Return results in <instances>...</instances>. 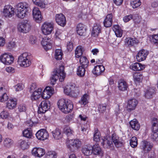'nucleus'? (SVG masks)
I'll return each instance as SVG.
<instances>
[{"instance_id": "obj_11", "label": "nucleus", "mask_w": 158, "mask_h": 158, "mask_svg": "<svg viewBox=\"0 0 158 158\" xmlns=\"http://www.w3.org/2000/svg\"><path fill=\"white\" fill-rule=\"evenodd\" d=\"M50 104L48 101H42L39 106L38 110L39 113H44L50 108Z\"/></svg>"}, {"instance_id": "obj_5", "label": "nucleus", "mask_w": 158, "mask_h": 158, "mask_svg": "<svg viewBox=\"0 0 158 158\" xmlns=\"http://www.w3.org/2000/svg\"><path fill=\"white\" fill-rule=\"evenodd\" d=\"M64 91L66 94L74 98H77L79 93L78 88L75 85L71 84L66 85L64 88Z\"/></svg>"}, {"instance_id": "obj_33", "label": "nucleus", "mask_w": 158, "mask_h": 158, "mask_svg": "<svg viewBox=\"0 0 158 158\" xmlns=\"http://www.w3.org/2000/svg\"><path fill=\"white\" fill-rule=\"evenodd\" d=\"M113 30L117 37H122L123 34L122 30L118 25H114L113 27Z\"/></svg>"}, {"instance_id": "obj_24", "label": "nucleus", "mask_w": 158, "mask_h": 158, "mask_svg": "<svg viewBox=\"0 0 158 158\" xmlns=\"http://www.w3.org/2000/svg\"><path fill=\"white\" fill-rule=\"evenodd\" d=\"M113 16L111 14L108 15L103 21L104 26L106 27H111L112 24Z\"/></svg>"}, {"instance_id": "obj_45", "label": "nucleus", "mask_w": 158, "mask_h": 158, "mask_svg": "<svg viewBox=\"0 0 158 158\" xmlns=\"http://www.w3.org/2000/svg\"><path fill=\"white\" fill-rule=\"evenodd\" d=\"M63 53L62 50L57 49L55 51V58L57 60H60L62 58Z\"/></svg>"}, {"instance_id": "obj_62", "label": "nucleus", "mask_w": 158, "mask_h": 158, "mask_svg": "<svg viewBox=\"0 0 158 158\" xmlns=\"http://www.w3.org/2000/svg\"><path fill=\"white\" fill-rule=\"evenodd\" d=\"M80 124L81 126H86V127H88L89 124L87 123V121L86 120V119H80Z\"/></svg>"}, {"instance_id": "obj_47", "label": "nucleus", "mask_w": 158, "mask_h": 158, "mask_svg": "<svg viewBox=\"0 0 158 158\" xmlns=\"http://www.w3.org/2000/svg\"><path fill=\"white\" fill-rule=\"evenodd\" d=\"M152 130L156 131L158 130V119H152Z\"/></svg>"}, {"instance_id": "obj_28", "label": "nucleus", "mask_w": 158, "mask_h": 158, "mask_svg": "<svg viewBox=\"0 0 158 158\" xmlns=\"http://www.w3.org/2000/svg\"><path fill=\"white\" fill-rule=\"evenodd\" d=\"M153 145L152 143L146 141H144L142 145V148L145 153H147L151 149Z\"/></svg>"}, {"instance_id": "obj_42", "label": "nucleus", "mask_w": 158, "mask_h": 158, "mask_svg": "<svg viewBox=\"0 0 158 158\" xmlns=\"http://www.w3.org/2000/svg\"><path fill=\"white\" fill-rule=\"evenodd\" d=\"M130 4L133 8L136 9L141 5V2L140 0H131Z\"/></svg>"}, {"instance_id": "obj_25", "label": "nucleus", "mask_w": 158, "mask_h": 158, "mask_svg": "<svg viewBox=\"0 0 158 158\" xmlns=\"http://www.w3.org/2000/svg\"><path fill=\"white\" fill-rule=\"evenodd\" d=\"M104 66L101 65L95 66L92 71L93 73L97 76L100 75L105 70Z\"/></svg>"}, {"instance_id": "obj_22", "label": "nucleus", "mask_w": 158, "mask_h": 158, "mask_svg": "<svg viewBox=\"0 0 158 158\" xmlns=\"http://www.w3.org/2000/svg\"><path fill=\"white\" fill-rule=\"evenodd\" d=\"M118 88L120 91H126L128 88V84L124 80H119L118 81Z\"/></svg>"}, {"instance_id": "obj_31", "label": "nucleus", "mask_w": 158, "mask_h": 158, "mask_svg": "<svg viewBox=\"0 0 158 158\" xmlns=\"http://www.w3.org/2000/svg\"><path fill=\"white\" fill-rule=\"evenodd\" d=\"M0 92L2 95L0 96V100L2 102H4L8 99V97L6 92V89L4 87L2 86L0 88Z\"/></svg>"}, {"instance_id": "obj_54", "label": "nucleus", "mask_w": 158, "mask_h": 158, "mask_svg": "<svg viewBox=\"0 0 158 158\" xmlns=\"http://www.w3.org/2000/svg\"><path fill=\"white\" fill-rule=\"evenodd\" d=\"M64 132L68 136L71 135L72 134L73 131L68 127H65L64 129Z\"/></svg>"}, {"instance_id": "obj_61", "label": "nucleus", "mask_w": 158, "mask_h": 158, "mask_svg": "<svg viewBox=\"0 0 158 158\" xmlns=\"http://www.w3.org/2000/svg\"><path fill=\"white\" fill-rule=\"evenodd\" d=\"M14 88L16 91H20L23 89V87L22 85L18 83L14 86Z\"/></svg>"}, {"instance_id": "obj_19", "label": "nucleus", "mask_w": 158, "mask_h": 158, "mask_svg": "<svg viewBox=\"0 0 158 158\" xmlns=\"http://www.w3.org/2000/svg\"><path fill=\"white\" fill-rule=\"evenodd\" d=\"M51 41L50 38L47 36H45L43 38L41 43L45 50H47L52 48V45Z\"/></svg>"}, {"instance_id": "obj_49", "label": "nucleus", "mask_w": 158, "mask_h": 158, "mask_svg": "<svg viewBox=\"0 0 158 158\" xmlns=\"http://www.w3.org/2000/svg\"><path fill=\"white\" fill-rule=\"evenodd\" d=\"M57 154L55 151H49L46 154L47 158H56Z\"/></svg>"}, {"instance_id": "obj_34", "label": "nucleus", "mask_w": 158, "mask_h": 158, "mask_svg": "<svg viewBox=\"0 0 158 158\" xmlns=\"http://www.w3.org/2000/svg\"><path fill=\"white\" fill-rule=\"evenodd\" d=\"M79 62L80 66L86 68L88 66L89 63V61L85 56H81Z\"/></svg>"}, {"instance_id": "obj_14", "label": "nucleus", "mask_w": 158, "mask_h": 158, "mask_svg": "<svg viewBox=\"0 0 158 158\" xmlns=\"http://www.w3.org/2000/svg\"><path fill=\"white\" fill-rule=\"evenodd\" d=\"M36 136L38 139L44 140L48 138L49 134L46 130L41 129L38 131L36 133Z\"/></svg>"}, {"instance_id": "obj_17", "label": "nucleus", "mask_w": 158, "mask_h": 158, "mask_svg": "<svg viewBox=\"0 0 158 158\" xmlns=\"http://www.w3.org/2000/svg\"><path fill=\"white\" fill-rule=\"evenodd\" d=\"M55 19L56 23L59 25L64 27L66 24V20L65 16L62 14H56Z\"/></svg>"}, {"instance_id": "obj_39", "label": "nucleus", "mask_w": 158, "mask_h": 158, "mask_svg": "<svg viewBox=\"0 0 158 158\" xmlns=\"http://www.w3.org/2000/svg\"><path fill=\"white\" fill-rule=\"evenodd\" d=\"M89 98V95L86 94H85L81 97V100L79 101V102L81 105H85L88 103Z\"/></svg>"}, {"instance_id": "obj_37", "label": "nucleus", "mask_w": 158, "mask_h": 158, "mask_svg": "<svg viewBox=\"0 0 158 158\" xmlns=\"http://www.w3.org/2000/svg\"><path fill=\"white\" fill-rule=\"evenodd\" d=\"M82 151L85 155L89 156L92 154V147L86 146L83 148Z\"/></svg>"}, {"instance_id": "obj_40", "label": "nucleus", "mask_w": 158, "mask_h": 158, "mask_svg": "<svg viewBox=\"0 0 158 158\" xmlns=\"http://www.w3.org/2000/svg\"><path fill=\"white\" fill-rule=\"evenodd\" d=\"M53 137L56 139H59L62 137L60 131L58 128H56L52 131Z\"/></svg>"}, {"instance_id": "obj_16", "label": "nucleus", "mask_w": 158, "mask_h": 158, "mask_svg": "<svg viewBox=\"0 0 158 158\" xmlns=\"http://www.w3.org/2000/svg\"><path fill=\"white\" fill-rule=\"evenodd\" d=\"M54 93L53 88L50 86H47L41 94L42 98L44 99H48L50 98Z\"/></svg>"}, {"instance_id": "obj_64", "label": "nucleus", "mask_w": 158, "mask_h": 158, "mask_svg": "<svg viewBox=\"0 0 158 158\" xmlns=\"http://www.w3.org/2000/svg\"><path fill=\"white\" fill-rule=\"evenodd\" d=\"M19 110L20 112H24L26 110V108L24 105H20L18 107Z\"/></svg>"}, {"instance_id": "obj_46", "label": "nucleus", "mask_w": 158, "mask_h": 158, "mask_svg": "<svg viewBox=\"0 0 158 158\" xmlns=\"http://www.w3.org/2000/svg\"><path fill=\"white\" fill-rule=\"evenodd\" d=\"M133 77L135 81L138 82L141 81L142 79V74L140 73H135L133 74Z\"/></svg>"}, {"instance_id": "obj_43", "label": "nucleus", "mask_w": 158, "mask_h": 158, "mask_svg": "<svg viewBox=\"0 0 158 158\" xmlns=\"http://www.w3.org/2000/svg\"><path fill=\"white\" fill-rule=\"evenodd\" d=\"M83 54L82 48L81 46H78L75 51V56L76 58H80Z\"/></svg>"}, {"instance_id": "obj_8", "label": "nucleus", "mask_w": 158, "mask_h": 158, "mask_svg": "<svg viewBox=\"0 0 158 158\" xmlns=\"http://www.w3.org/2000/svg\"><path fill=\"white\" fill-rule=\"evenodd\" d=\"M100 141L101 145L104 148L110 150L113 148V144L110 137H102L101 138Z\"/></svg>"}, {"instance_id": "obj_63", "label": "nucleus", "mask_w": 158, "mask_h": 158, "mask_svg": "<svg viewBox=\"0 0 158 158\" xmlns=\"http://www.w3.org/2000/svg\"><path fill=\"white\" fill-rule=\"evenodd\" d=\"M115 114L117 116V118H121L120 116L122 115V113H120V110L119 109V106H118L117 108L115 110Z\"/></svg>"}, {"instance_id": "obj_3", "label": "nucleus", "mask_w": 158, "mask_h": 158, "mask_svg": "<svg viewBox=\"0 0 158 158\" xmlns=\"http://www.w3.org/2000/svg\"><path fill=\"white\" fill-rule=\"evenodd\" d=\"M17 10L15 13L17 17L21 19H23L27 15V12L28 7L27 3L25 2H20L16 6Z\"/></svg>"}, {"instance_id": "obj_44", "label": "nucleus", "mask_w": 158, "mask_h": 158, "mask_svg": "<svg viewBox=\"0 0 158 158\" xmlns=\"http://www.w3.org/2000/svg\"><path fill=\"white\" fill-rule=\"evenodd\" d=\"M23 135L27 138H30L32 135V130L31 128H28L23 131Z\"/></svg>"}, {"instance_id": "obj_57", "label": "nucleus", "mask_w": 158, "mask_h": 158, "mask_svg": "<svg viewBox=\"0 0 158 158\" xmlns=\"http://www.w3.org/2000/svg\"><path fill=\"white\" fill-rule=\"evenodd\" d=\"M38 123V122H33L31 121V119H29L26 122V124L29 127H32L36 125Z\"/></svg>"}, {"instance_id": "obj_4", "label": "nucleus", "mask_w": 158, "mask_h": 158, "mask_svg": "<svg viewBox=\"0 0 158 158\" xmlns=\"http://www.w3.org/2000/svg\"><path fill=\"white\" fill-rule=\"evenodd\" d=\"M17 62L21 67L26 68L29 66L31 64L30 54L24 52L21 54L18 57Z\"/></svg>"}, {"instance_id": "obj_20", "label": "nucleus", "mask_w": 158, "mask_h": 158, "mask_svg": "<svg viewBox=\"0 0 158 158\" xmlns=\"http://www.w3.org/2000/svg\"><path fill=\"white\" fill-rule=\"evenodd\" d=\"M87 28L86 26L82 23H79L77 27V32L79 35L85 36L86 34Z\"/></svg>"}, {"instance_id": "obj_51", "label": "nucleus", "mask_w": 158, "mask_h": 158, "mask_svg": "<svg viewBox=\"0 0 158 158\" xmlns=\"http://www.w3.org/2000/svg\"><path fill=\"white\" fill-rule=\"evenodd\" d=\"M16 46V42L15 39H13L9 41L7 44V47L8 49H11Z\"/></svg>"}, {"instance_id": "obj_56", "label": "nucleus", "mask_w": 158, "mask_h": 158, "mask_svg": "<svg viewBox=\"0 0 158 158\" xmlns=\"http://www.w3.org/2000/svg\"><path fill=\"white\" fill-rule=\"evenodd\" d=\"M9 116V113L6 111H3L0 114V117L2 118H7Z\"/></svg>"}, {"instance_id": "obj_27", "label": "nucleus", "mask_w": 158, "mask_h": 158, "mask_svg": "<svg viewBox=\"0 0 158 158\" xmlns=\"http://www.w3.org/2000/svg\"><path fill=\"white\" fill-rule=\"evenodd\" d=\"M92 153L95 155H100L102 156L103 153L102 149L98 144H95L92 147Z\"/></svg>"}, {"instance_id": "obj_41", "label": "nucleus", "mask_w": 158, "mask_h": 158, "mask_svg": "<svg viewBox=\"0 0 158 158\" xmlns=\"http://www.w3.org/2000/svg\"><path fill=\"white\" fill-rule=\"evenodd\" d=\"M100 133L98 130L97 128L95 129L93 137L94 140L96 142H99L100 141Z\"/></svg>"}, {"instance_id": "obj_29", "label": "nucleus", "mask_w": 158, "mask_h": 158, "mask_svg": "<svg viewBox=\"0 0 158 158\" xmlns=\"http://www.w3.org/2000/svg\"><path fill=\"white\" fill-rule=\"evenodd\" d=\"M125 44L131 47L139 43V40L136 38H128L125 39Z\"/></svg>"}, {"instance_id": "obj_15", "label": "nucleus", "mask_w": 158, "mask_h": 158, "mask_svg": "<svg viewBox=\"0 0 158 158\" xmlns=\"http://www.w3.org/2000/svg\"><path fill=\"white\" fill-rule=\"evenodd\" d=\"M149 54L148 51L143 49L140 50L136 55V59L138 62H141L145 60Z\"/></svg>"}, {"instance_id": "obj_59", "label": "nucleus", "mask_w": 158, "mask_h": 158, "mask_svg": "<svg viewBox=\"0 0 158 158\" xmlns=\"http://www.w3.org/2000/svg\"><path fill=\"white\" fill-rule=\"evenodd\" d=\"M73 49V44L72 42H69L67 44V49L68 51H72Z\"/></svg>"}, {"instance_id": "obj_55", "label": "nucleus", "mask_w": 158, "mask_h": 158, "mask_svg": "<svg viewBox=\"0 0 158 158\" xmlns=\"http://www.w3.org/2000/svg\"><path fill=\"white\" fill-rule=\"evenodd\" d=\"M106 106L100 104L98 107V110L100 113H103L106 110Z\"/></svg>"}, {"instance_id": "obj_1", "label": "nucleus", "mask_w": 158, "mask_h": 158, "mask_svg": "<svg viewBox=\"0 0 158 158\" xmlns=\"http://www.w3.org/2000/svg\"><path fill=\"white\" fill-rule=\"evenodd\" d=\"M66 77V74L64 72V67L61 65L58 68L54 69L52 73V76L50 77L51 84L54 85L56 81L58 78L60 82H62Z\"/></svg>"}, {"instance_id": "obj_9", "label": "nucleus", "mask_w": 158, "mask_h": 158, "mask_svg": "<svg viewBox=\"0 0 158 158\" xmlns=\"http://www.w3.org/2000/svg\"><path fill=\"white\" fill-rule=\"evenodd\" d=\"M14 60V57L11 55L4 53L0 57V60L3 64L8 65L12 63Z\"/></svg>"}, {"instance_id": "obj_35", "label": "nucleus", "mask_w": 158, "mask_h": 158, "mask_svg": "<svg viewBox=\"0 0 158 158\" xmlns=\"http://www.w3.org/2000/svg\"><path fill=\"white\" fill-rule=\"evenodd\" d=\"M17 104L16 100L13 99H10L6 103V107L9 109H12L15 108Z\"/></svg>"}, {"instance_id": "obj_21", "label": "nucleus", "mask_w": 158, "mask_h": 158, "mask_svg": "<svg viewBox=\"0 0 158 158\" xmlns=\"http://www.w3.org/2000/svg\"><path fill=\"white\" fill-rule=\"evenodd\" d=\"M45 150L41 148H34L32 151L33 155L39 157H42L45 154Z\"/></svg>"}, {"instance_id": "obj_36", "label": "nucleus", "mask_w": 158, "mask_h": 158, "mask_svg": "<svg viewBox=\"0 0 158 158\" xmlns=\"http://www.w3.org/2000/svg\"><path fill=\"white\" fill-rule=\"evenodd\" d=\"M86 68L84 67L81 66H79L77 70V74L79 76L81 77L84 76L85 75V69Z\"/></svg>"}, {"instance_id": "obj_7", "label": "nucleus", "mask_w": 158, "mask_h": 158, "mask_svg": "<svg viewBox=\"0 0 158 158\" xmlns=\"http://www.w3.org/2000/svg\"><path fill=\"white\" fill-rule=\"evenodd\" d=\"M31 26L28 21L24 20L20 23L18 26L19 31L23 33H27L31 29Z\"/></svg>"}, {"instance_id": "obj_23", "label": "nucleus", "mask_w": 158, "mask_h": 158, "mask_svg": "<svg viewBox=\"0 0 158 158\" xmlns=\"http://www.w3.org/2000/svg\"><path fill=\"white\" fill-rule=\"evenodd\" d=\"M102 27L99 24H95L93 27L91 32L92 36L97 37L99 34L101 32Z\"/></svg>"}, {"instance_id": "obj_13", "label": "nucleus", "mask_w": 158, "mask_h": 158, "mask_svg": "<svg viewBox=\"0 0 158 158\" xmlns=\"http://www.w3.org/2000/svg\"><path fill=\"white\" fill-rule=\"evenodd\" d=\"M53 29V26L52 24L49 23H45L42 27V31L45 35L50 34Z\"/></svg>"}, {"instance_id": "obj_58", "label": "nucleus", "mask_w": 158, "mask_h": 158, "mask_svg": "<svg viewBox=\"0 0 158 158\" xmlns=\"http://www.w3.org/2000/svg\"><path fill=\"white\" fill-rule=\"evenodd\" d=\"M36 16H33L34 19L37 22H39V21H40L42 19V17L41 14L40 12H39L38 14H36Z\"/></svg>"}, {"instance_id": "obj_30", "label": "nucleus", "mask_w": 158, "mask_h": 158, "mask_svg": "<svg viewBox=\"0 0 158 158\" xmlns=\"http://www.w3.org/2000/svg\"><path fill=\"white\" fill-rule=\"evenodd\" d=\"M130 67L134 71H140L145 68V66L140 63H136L132 64Z\"/></svg>"}, {"instance_id": "obj_60", "label": "nucleus", "mask_w": 158, "mask_h": 158, "mask_svg": "<svg viewBox=\"0 0 158 158\" xmlns=\"http://www.w3.org/2000/svg\"><path fill=\"white\" fill-rule=\"evenodd\" d=\"M133 18L132 15L131 14L125 16L123 18V20L125 22H127Z\"/></svg>"}, {"instance_id": "obj_2", "label": "nucleus", "mask_w": 158, "mask_h": 158, "mask_svg": "<svg viewBox=\"0 0 158 158\" xmlns=\"http://www.w3.org/2000/svg\"><path fill=\"white\" fill-rule=\"evenodd\" d=\"M57 105L59 109L65 113L70 112L73 109L72 102L67 99H60L57 102Z\"/></svg>"}, {"instance_id": "obj_32", "label": "nucleus", "mask_w": 158, "mask_h": 158, "mask_svg": "<svg viewBox=\"0 0 158 158\" xmlns=\"http://www.w3.org/2000/svg\"><path fill=\"white\" fill-rule=\"evenodd\" d=\"M130 125L134 130L138 131L140 128V125L136 119H133L129 123Z\"/></svg>"}, {"instance_id": "obj_48", "label": "nucleus", "mask_w": 158, "mask_h": 158, "mask_svg": "<svg viewBox=\"0 0 158 158\" xmlns=\"http://www.w3.org/2000/svg\"><path fill=\"white\" fill-rule=\"evenodd\" d=\"M150 137L152 141H158V130L156 131L152 130Z\"/></svg>"}, {"instance_id": "obj_26", "label": "nucleus", "mask_w": 158, "mask_h": 158, "mask_svg": "<svg viewBox=\"0 0 158 158\" xmlns=\"http://www.w3.org/2000/svg\"><path fill=\"white\" fill-rule=\"evenodd\" d=\"M42 89L41 88H38L33 92L31 96L32 100H36L39 98L41 96V92Z\"/></svg>"}, {"instance_id": "obj_6", "label": "nucleus", "mask_w": 158, "mask_h": 158, "mask_svg": "<svg viewBox=\"0 0 158 158\" xmlns=\"http://www.w3.org/2000/svg\"><path fill=\"white\" fill-rule=\"evenodd\" d=\"M81 145V142L78 139L69 140L67 142V148L71 152H74L80 147Z\"/></svg>"}, {"instance_id": "obj_50", "label": "nucleus", "mask_w": 158, "mask_h": 158, "mask_svg": "<svg viewBox=\"0 0 158 158\" xmlns=\"http://www.w3.org/2000/svg\"><path fill=\"white\" fill-rule=\"evenodd\" d=\"M130 145L132 148H135L138 144L137 139L135 137H133L130 140Z\"/></svg>"}, {"instance_id": "obj_12", "label": "nucleus", "mask_w": 158, "mask_h": 158, "mask_svg": "<svg viewBox=\"0 0 158 158\" xmlns=\"http://www.w3.org/2000/svg\"><path fill=\"white\" fill-rule=\"evenodd\" d=\"M111 140L116 148H119L123 146L124 144L122 138L119 137L115 133L111 135Z\"/></svg>"}, {"instance_id": "obj_10", "label": "nucleus", "mask_w": 158, "mask_h": 158, "mask_svg": "<svg viewBox=\"0 0 158 158\" xmlns=\"http://www.w3.org/2000/svg\"><path fill=\"white\" fill-rule=\"evenodd\" d=\"M14 8L11 6L9 5L5 6L3 9V15L6 18H11L14 15Z\"/></svg>"}, {"instance_id": "obj_53", "label": "nucleus", "mask_w": 158, "mask_h": 158, "mask_svg": "<svg viewBox=\"0 0 158 158\" xmlns=\"http://www.w3.org/2000/svg\"><path fill=\"white\" fill-rule=\"evenodd\" d=\"M21 148L23 150H25L28 148L27 143L25 140H20L19 143Z\"/></svg>"}, {"instance_id": "obj_18", "label": "nucleus", "mask_w": 158, "mask_h": 158, "mask_svg": "<svg viewBox=\"0 0 158 158\" xmlns=\"http://www.w3.org/2000/svg\"><path fill=\"white\" fill-rule=\"evenodd\" d=\"M138 103V101L135 98H132L128 100L127 103V108L128 111H131L134 110Z\"/></svg>"}, {"instance_id": "obj_38", "label": "nucleus", "mask_w": 158, "mask_h": 158, "mask_svg": "<svg viewBox=\"0 0 158 158\" xmlns=\"http://www.w3.org/2000/svg\"><path fill=\"white\" fill-rule=\"evenodd\" d=\"M155 90L153 88H150L146 92L145 96L147 98H150L152 97L153 95L155 94Z\"/></svg>"}, {"instance_id": "obj_52", "label": "nucleus", "mask_w": 158, "mask_h": 158, "mask_svg": "<svg viewBox=\"0 0 158 158\" xmlns=\"http://www.w3.org/2000/svg\"><path fill=\"white\" fill-rule=\"evenodd\" d=\"M13 141L11 139L9 138H6L4 142V144L7 148L10 147L13 144Z\"/></svg>"}]
</instances>
